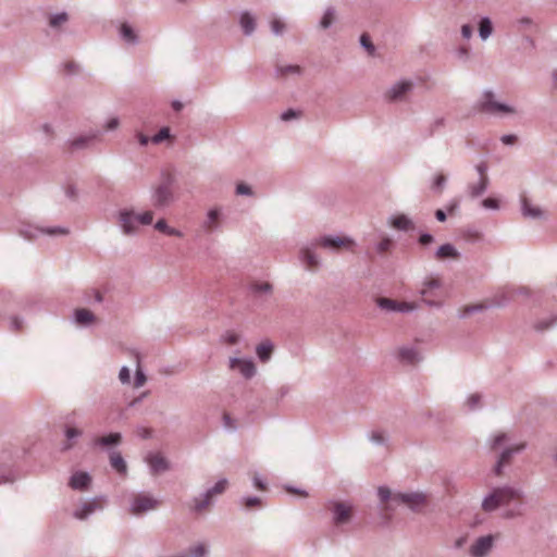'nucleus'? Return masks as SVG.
Here are the masks:
<instances>
[{
    "mask_svg": "<svg viewBox=\"0 0 557 557\" xmlns=\"http://www.w3.org/2000/svg\"><path fill=\"white\" fill-rule=\"evenodd\" d=\"M523 498L521 488L503 485L491 490L481 504V508L485 512H493L499 508H504L502 517L505 519H515L523 515L520 500Z\"/></svg>",
    "mask_w": 557,
    "mask_h": 557,
    "instance_id": "1",
    "label": "nucleus"
},
{
    "mask_svg": "<svg viewBox=\"0 0 557 557\" xmlns=\"http://www.w3.org/2000/svg\"><path fill=\"white\" fill-rule=\"evenodd\" d=\"M175 200V177L171 173H162L160 181L151 188V203L156 209L162 210Z\"/></svg>",
    "mask_w": 557,
    "mask_h": 557,
    "instance_id": "2",
    "label": "nucleus"
},
{
    "mask_svg": "<svg viewBox=\"0 0 557 557\" xmlns=\"http://www.w3.org/2000/svg\"><path fill=\"white\" fill-rule=\"evenodd\" d=\"M160 506V500L149 493H133L129 497V513L143 516L148 511L156 510Z\"/></svg>",
    "mask_w": 557,
    "mask_h": 557,
    "instance_id": "3",
    "label": "nucleus"
},
{
    "mask_svg": "<svg viewBox=\"0 0 557 557\" xmlns=\"http://www.w3.org/2000/svg\"><path fill=\"white\" fill-rule=\"evenodd\" d=\"M227 485L228 481L226 479H220L212 487L193 499V510L197 513L203 512L210 506L212 498L223 494Z\"/></svg>",
    "mask_w": 557,
    "mask_h": 557,
    "instance_id": "4",
    "label": "nucleus"
},
{
    "mask_svg": "<svg viewBox=\"0 0 557 557\" xmlns=\"http://www.w3.org/2000/svg\"><path fill=\"white\" fill-rule=\"evenodd\" d=\"M478 110L482 113L493 115H505L513 112V109L509 106L496 101L494 94L491 91H486L482 96V99L478 103Z\"/></svg>",
    "mask_w": 557,
    "mask_h": 557,
    "instance_id": "5",
    "label": "nucleus"
},
{
    "mask_svg": "<svg viewBox=\"0 0 557 557\" xmlns=\"http://www.w3.org/2000/svg\"><path fill=\"white\" fill-rule=\"evenodd\" d=\"M527 443L524 442L504 447L497 457L495 466L493 467V473L496 476H502L504 474V468L510 465L513 456L523 451Z\"/></svg>",
    "mask_w": 557,
    "mask_h": 557,
    "instance_id": "6",
    "label": "nucleus"
},
{
    "mask_svg": "<svg viewBox=\"0 0 557 557\" xmlns=\"http://www.w3.org/2000/svg\"><path fill=\"white\" fill-rule=\"evenodd\" d=\"M332 513V521L336 527H342L350 522L352 518V505L345 502H330L327 505Z\"/></svg>",
    "mask_w": 557,
    "mask_h": 557,
    "instance_id": "7",
    "label": "nucleus"
},
{
    "mask_svg": "<svg viewBox=\"0 0 557 557\" xmlns=\"http://www.w3.org/2000/svg\"><path fill=\"white\" fill-rule=\"evenodd\" d=\"M393 503L404 504L412 511H418L426 504V495L421 492L394 493Z\"/></svg>",
    "mask_w": 557,
    "mask_h": 557,
    "instance_id": "8",
    "label": "nucleus"
},
{
    "mask_svg": "<svg viewBox=\"0 0 557 557\" xmlns=\"http://www.w3.org/2000/svg\"><path fill=\"white\" fill-rule=\"evenodd\" d=\"M317 245L330 250H339L341 248L351 249L355 246V240L351 237H341L337 235H325L317 239Z\"/></svg>",
    "mask_w": 557,
    "mask_h": 557,
    "instance_id": "9",
    "label": "nucleus"
},
{
    "mask_svg": "<svg viewBox=\"0 0 557 557\" xmlns=\"http://www.w3.org/2000/svg\"><path fill=\"white\" fill-rule=\"evenodd\" d=\"M495 536L492 534L480 536L471 545L469 554L471 557H487L494 547Z\"/></svg>",
    "mask_w": 557,
    "mask_h": 557,
    "instance_id": "10",
    "label": "nucleus"
},
{
    "mask_svg": "<svg viewBox=\"0 0 557 557\" xmlns=\"http://www.w3.org/2000/svg\"><path fill=\"white\" fill-rule=\"evenodd\" d=\"M441 287H442V282L438 277L430 276V277L425 278V281L422 284L420 294L422 295L423 300L428 306H431V307L440 306V302H436L431 298L436 296L435 290L440 289Z\"/></svg>",
    "mask_w": 557,
    "mask_h": 557,
    "instance_id": "11",
    "label": "nucleus"
},
{
    "mask_svg": "<svg viewBox=\"0 0 557 557\" xmlns=\"http://www.w3.org/2000/svg\"><path fill=\"white\" fill-rule=\"evenodd\" d=\"M119 224L125 235H133L137 232L138 221L133 210H121L119 212Z\"/></svg>",
    "mask_w": 557,
    "mask_h": 557,
    "instance_id": "12",
    "label": "nucleus"
},
{
    "mask_svg": "<svg viewBox=\"0 0 557 557\" xmlns=\"http://www.w3.org/2000/svg\"><path fill=\"white\" fill-rule=\"evenodd\" d=\"M63 433L65 440L61 444V451H69L73 449L77 440L84 434L82 429L74 426L70 422L64 423Z\"/></svg>",
    "mask_w": 557,
    "mask_h": 557,
    "instance_id": "13",
    "label": "nucleus"
},
{
    "mask_svg": "<svg viewBox=\"0 0 557 557\" xmlns=\"http://www.w3.org/2000/svg\"><path fill=\"white\" fill-rule=\"evenodd\" d=\"M230 369L238 371L247 380L253 377L257 372L252 360L237 357L230 359Z\"/></svg>",
    "mask_w": 557,
    "mask_h": 557,
    "instance_id": "14",
    "label": "nucleus"
},
{
    "mask_svg": "<svg viewBox=\"0 0 557 557\" xmlns=\"http://www.w3.org/2000/svg\"><path fill=\"white\" fill-rule=\"evenodd\" d=\"M122 434L119 432L109 433L103 436H97L92 440V446L102 450L111 451L112 447H116L122 443Z\"/></svg>",
    "mask_w": 557,
    "mask_h": 557,
    "instance_id": "15",
    "label": "nucleus"
},
{
    "mask_svg": "<svg viewBox=\"0 0 557 557\" xmlns=\"http://www.w3.org/2000/svg\"><path fill=\"white\" fill-rule=\"evenodd\" d=\"M21 234L28 238L33 239L37 237L39 234L50 235V236H64L69 234V230L61 226H54V227H47V228H40V227H28L25 231H21Z\"/></svg>",
    "mask_w": 557,
    "mask_h": 557,
    "instance_id": "16",
    "label": "nucleus"
},
{
    "mask_svg": "<svg viewBox=\"0 0 557 557\" xmlns=\"http://www.w3.org/2000/svg\"><path fill=\"white\" fill-rule=\"evenodd\" d=\"M397 358L406 364H417L422 360L420 351L412 346H403L398 348Z\"/></svg>",
    "mask_w": 557,
    "mask_h": 557,
    "instance_id": "17",
    "label": "nucleus"
},
{
    "mask_svg": "<svg viewBox=\"0 0 557 557\" xmlns=\"http://www.w3.org/2000/svg\"><path fill=\"white\" fill-rule=\"evenodd\" d=\"M146 462L153 474L164 472L170 468L168 460L160 453L149 454L146 457Z\"/></svg>",
    "mask_w": 557,
    "mask_h": 557,
    "instance_id": "18",
    "label": "nucleus"
},
{
    "mask_svg": "<svg viewBox=\"0 0 557 557\" xmlns=\"http://www.w3.org/2000/svg\"><path fill=\"white\" fill-rule=\"evenodd\" d=\"M221 216L222 212L219 208L210 209L202 222V228L208 233L218 231L221 225Z\"/></svg>",
    "mask_w": 557,
    "mask_h": 557,
    "instance_id": "19",
    "label": "nucleus"
},
{
    "mask_svg": "<svg viewBox=\"0 0 557 557\" xmlns=\"http://www.w3.org/2000/svg\"><path fill=\"white\" fill-rule=\"evenodd\" d=\"M521 213L524 218L537 220L544 218V212L541 208L532 206L530 200L525 196H521Z\"/></svg>",
    "mask_w": 557,
    "mask_h": 557,
    "instance_id": "20",
    "label": "nucleus"
},
{
    "mask_svg": "<svg viewBox=\"0 0 557 557\" xmlns=\"http://www.w3.org/2000/svg\"><path fill=\"white\" fill-rule=\"evenodd\" d=\"M388 223L393 228L403 232L413 231L416 227L413 221L406 214L393 215L389 218Z\"/></svg>",
    "mask_w": 557,
    "mask_h": 557,
    "instance_id": "21",
    "label": "nucleus"
},
{
    "mask_svg": "<svg viewBox=\"0 0 557 557\" xmlns=\"http://www.w3.org/2000/svg\"><path fill=\"white\" fill-rule=\"evenodd\" d=\"M91 482V476L87 472H75L70 479V486L73 490L85 491Z\"/></svg>",
    "mask_w": 557,
    "mask_h": 557,
    "instance_id": "22",
    "label": "nucleus"
},
{
    "mask_svg": "<svg viewBox=\"0 0 557 557\" xmlns=\"http://www.w3.org/2000/svg\"><path fill=\"white\" fill-rule=\"evenodd\" d=\"M300 259L304 263H306L308 269L319 268L321 264V260L319 256L313 251L310 247H302L300 249Z\"/></svg>",
    "mask_w": 557,
    "mask_h": 557,
    "instance_id": "23",
    "label": "nucleus"
},
{
    "mask_svg": "<svg viewBox=\"0 0 557 557\" xmlns=\"http://www.w3.org/2000/svg\"><path fill=\"white\" fill-rule=\"evenodd\" d=\"M412 84L404 81L394 85L386 94L389 100H400L411 89Z\"/></svg>",
    "mask_w": 557,
    "mask_h": 557,
    "instance_id": "24",
    "label": "nucleus"
},
{
    "mask_svg": "<svg viewBox=\"0 0 557 557\" xmlns=\"http://www.w3.org/2000/svg\"><path fill=\"white\" fill-rule=\"evenodd\" d=\"M110 466L120 474L125 475L127 473V463L123 456L117 450H112L109 454Z\"/></svg>",
    "mask_w": 557,
    "mask_h": 557,
    "instance_id": "25",
    "label": "nucleus"
},
{
    "mask_svg": "<svg viewBox=\"0 0 557 557\" xmlns=\"http://www.w3.org/2000/svg\"><path fill=\"white\" fill-rule=\"evenodd\" d=\"M488 184H490L488 177H480L476 183L469 184L468 185L469 196L471 198H478V197L482 196L486 191Z\"/></svg>",
    "mask_w": 557,
    "mask_h": 557,
    "instance_id": "26",
    "label": "nucleus"
},
{
    "mask_svg": "<svg viewBox=\"0 0 557 557\" xmlns=\"http://www.w3.org/2000/svg\"><path fill=\"white\" fill-rule=\"evenodd\" d=\"M459 252L458 250L455 248L454 245L451 244H444L442 246H440L435 252V258L438 259V260H444V259H457L459 258Z\"/></svg>",
    "mask_w": 557,
    "mask_h": 557,
    "instance_id": "27",
    "label": "nucleus"
},
{
    "mask_svg": "<svg viewBox=\"0 0 557 557\" xmlns=\"http://www.w3.org/2000/svg\"><path fill=\"white\" fill-rule=\"evenodd\" d=\"M273 344L269 341L259 344L256 348L257 357L261 362H268L273 352Z\"/></svg>",
    "mask_w": 557,
    "mask_h": 557,
    "instance_id": "28",
    "label": "nucleus"
},
{
    "mask_svg": "<svg viewBox=\"0 0 557 557\" xmlns=\"http://www.w3.org/2000/svg\"><path fill=\"white\" fill-rule=\"evenodd\" d=\"M97 508H99V506L96 500L86 502L74 511V517L81 520L86 519Z\"/></svg>",
    "mask_w": 557,
    "mask_h": 557,
    "instance_id": "29",
    "label": "nucleus"
},
{
    "mask_svg": "<svg viewBox=\"0 0 557 557\" xmlns=\"http://www.w3.org/2000/svg\"><path fill=\"white\" fill-rule=\"evenodd\" d=\"M75 322L79 325H88L95 320V315L87 309H77L74 313Z\"/></svg>",
    "mask_w": 557,
    "mask_h": 557,
    "instance_id": "30",
    "label": "nucleus"
},
{
    "mask_svg": "<svg viewBox=\"0 0 557 557\" xmlns=\"http://www.w3.org/2000/svg\"><path fill=\"white\" fill-rule=\"evenodd\" d=\"M509 442V436L507 433H497L493 435L490 440V446L492 450H496L502 448L506 443Z\"/></svg>",
    "mask_w": 557,
    "mask_h": 557,
    "instance_id": "31",
    "label": "nucleus"
},
{
    "mask_svg": "<svg viewBox=\"0 0 557 557\" xmlns=\"http://www.w3.org/2000/svg\"><path fill=\"white\" fill-rule=\"evenodd\" d=\"M376 305L382 310H385V311H388V312H397V308H398V301L397 300H394V299H391V298H385V297H380V298L376 299Z\"/></svg>",
    "mask_w": 557,
    "mask_h": 557,
    "instance_id": "32",
    "label": "nucleus"
},
{
    "mask_svg": "<svg viewBox=\"0 0 557 557\" xmlns=\"http://www.w3.org/2000/svg\"><path fill=\"white\" fill-rule=\"evenodd\" d=\"M209 553L208 546L203 543H198L188 548V552L185 553L189 557H207Z\"/></svg>",
    "mask_w": 557,
    "mask_h": 557,
    "instance_id": "33",
    "label": "nucleus"
},
{
    "mask_svg": "<svg viewBox=\"0 0 557 557\" xmlns=\"http://www.w3.org/2000/svg\"><path fill=\"white\" fill-rule=\"evenodd\" d=\"M394 246V242L388 236H382L381 240L375 245V251L379 255H383L385 252H388L392 247Z\"/></svg>",
    "mask_w": 557,
    "mask_h": 557,
    "instance_id": "34",
    "label": "nucleus"
},
{
    "mask_svg": "<svg viewBox=\"0 0 557 557\" xmlns=\"http://www.w3.org/2000/svg\"><path fill=\"white\" fill-rule=\"evenodd\" d=\"M492 32L493 26L491 20L487 17L482 18L479 26V33L481 38L485 40L486 38H488Z\"/></svg>",
    "mask_w": 557,
    "mask_h": 557,
    "instance_id": "35",
    "label": "nucleus"
},
{
    "mask_svg": "<svg viewBox=\"0 0 557 557\" xmlns=\"http://www.w3.org/2000/svg\"><path fill=\"white\" fill-rule=\"evenodd\" d=\"M557 325V318L555 317H552V318H547V319H543V320H540L537 321L535 324H534V329L539 332H544L546 330H549L550 327Z\"/></svg>",
    "mask_w": 557,
    "mask_h": 557,
    "instance_id": "36",
    "label": "nucleus"
},
{
    "mask_svg": "<svg viewBox=\"0 0 557 557\" xmlns=\"http://www.w3.org/2000/svg\"><path fill=\"white\" fill-rule=\"evenodd\" d=\"M240 26L246 34H250L255 29V20L249 13H244L240 17Z\"/></svg>",
    "mask_w": 557,
    "mask_h": 557,
    "instance_id": "37",
    "label": "nucleus"
},
{
    "mask_svg": "<svg viewBox=\"0 0 557 557\" xmlns=\"http://www.w3.org/2000/svg\"><path fill=\"white\" fill-rule=\"evenodd\" d=\"M368 438L375 445H385L387 437L383 431H372L369 433Z\"/></svg>",
    "mask_w": 557,
    "mask_h": 557,
    "instance_id": "38",
    "label": "nucleus"
},
{
    "mask_svg": "<svg viewBox=\"0 0 557 557\" xmlns=\"http://www.w3.org/2000/svg\"><path fill=\"white\" fill-rule=\"evenodd\" d=\"M121 35L124 38V40H126L128 42H134L136 40L135 32L126 23H123L121 25Z\"/></svg>",
    "mask_w": 557,
    "mask_h": 557,
    "instance_id": "39",
    "label": "nucleus"
},
{
    "mask_svg": "<svg viewBox=\"0 0 557 557\" xmlns=\"http://www.w3.org/2000/svg\"><path fill=\"white\" fill-rule=\"evenodd\" d=\"M261 503V498L257 496H247L240 499V504L244 505L247 509L260 507Z\"/></svg>",
    "mask_w": 557,
    "mask_h": 557,
    "instance_id": "40",
    "label": "nucleus"
},
{
    "mask_svg": "<svg viewBox=\"0 0 557 557\" xmlns=\"http://www.w3.org/2000/svg\"><path fill=\"white\" fill-rule=\"evenodd\" d=\"M272 285L268 282H263V283H253L251 286H250V289L253 292V293H264V294H269L272 292Z\"/></svg>",
    "mask_w": 557,
    "mask_h": 557,
    "instance_id": "41",
    "label": "nucleus"
},
{
    "mask_svg": "<svg viewBox=\"0 0 557 557\" xmlns=\"http://www.w3.org/2000/svg\"><path fill=\"white\" fill-rule=\"evenodd\" d=\"M468 408L470 410H474L480 407L481 404V395L478 393L471 394L466 401Z\"/></svg>",
    "mask_w": 557,
    "mask_h": 557,
    "instance_id": "42",
    "label": "nucleus"
},
{
    "mask_svg": "<svg viewBox=\"0 0 557 557\" xmlns=\"http://www.w3.org/2000/svg\"><path fill=\"white\" fill-rule=\"evenodd\" d=\"M138 224L143 225H149L152 223L153 220V212L152 211H145L140 214H136Z\"/></svg>",
    "mask_w": 557,
    "mask_h": 557,
    "instance_id": "43",
    "label": "nucleus"
},
{
    "mask_svg": "<svg viewBox=\"0 0 557 557\" xmlns=\"http://www.w3.org/2000/svg\"><path fill=\"white\" fill-rule=\"evenodd\" d=\"M377 496L381 499V502L385 503L389 499L393 502L394 494H392L391 490L387 486H380L377 488Z\"/></svg>",
    "mask_w": 557,
    "mask_h": 557,
    "instance_id": "44",
    "label": "nucleus"
},
{
    "mask_svg": "<svg viewBox=\"0 0 557 557\" xmlns=\"http://www.w3.org/2000/svg\"><path fill=\"white\" fill-rule=\"evenodd\" d=\"M445 184H446V177L443 174H440L435 177L433 185H432V189L435 193L441 194Z\"/></svg>",
    "mask_w": 557,
    "mask_h": 557,
    "instance_id": "45",
    "label": "nucleus"
},
{
    "mask_svg": "<svg viewBox=\"0 0 557 557\" xmlns=\"http://www.w3.org/2000/svg\"><path fill=\"white\" fill-rule=\"evenodd\" d=\"M235 193L238 196H252L253 195L251 187L249 185H247L246 183L237 184Z\"/></svg>",
    "mask_w": 557,
    "mask_h": 557,
    "instance_id": "46",
    "label": "nucleus"
},
{
    "mask_svg": "<svg viewBox=\"0 0 557 557\" xmlns=\"http://www.w3.org/2000/svg\"><path fill=\"white\" fill-rule=\"evenodd\" d=\"M418 306L413 302L398 301L397 312L407 313L416 310Z\"/></svg>",
    "mask_w": 557,
    "mask_h": 557,
    "instance_id": "47",
    "label": "nucleus"
},
{
    "mask_svg": "<svg viewBox=\"0 0 557 557\" xmlns=\"http://www.w3.org/2000/svg\"><path fill=\"white\" fill-rule=\"evenodd\" d=\"M137 363L139 364V359L137 358ZM147 381L145 373L139 369L136 370L135 373V387H141Z\"/></svg>",
    "mask_w": 557,
    "mask_h": 557,
    "instance_id": "48",
    "label": "nucleus"
},
{
    "mask_svg": "<svg viewBox=\"0 0 557 557\" xmlns=\"http://www.w3.org/2000/svg\"><path fill=\"white\" fill-rule=\"evenodd\" d=\"M482 207L490 210H498L499 203L495 198H486L481 202Z\"/></svg>",
    "mask_w": 557,
    "mask_h": 557,
    "instance_id": "49",
    "label": "nucleus"
},
{
    "mask_svg": "<svg viewBox=\"0 0 557 557\" xmlns=\"http://www.w3.org/2000/svg\"><path fill=\"white\" fill-rule=\"evenodd\" d=\"M119 380L122 384H128L131 382V371L127 367H122L119 373Z\"/></svg>",
    "mask_w": 557,
    "mask_h": 557,
    "instance_id": "50",
    "label": "nucleus"
},
{
    "mask_svg": "<svg viewBox=\"0 0 557 557\" xmlns=\"http://www.w3.org/2000/svg\"><path fill=\"white\" fill-rule=\"evenodd\" d=\"M139 139H148V138L145 136H140ZM151 139H157V140L171 139L169 128H166V127L161 128L159 131V133L157 135H154Z\"/></svg>",
    "mask_w": 557,
    "mask_h": 557,
    "instance_id": "51",
    "label": "nucleus"
},
{
    "mask_svg": "<svg viewBox=\"0 0 557 557\" xmlns=\"http://www.w3.org/2000/svg\"><path fill=\"white\" fill-rule=\"evenodd\" d=\"M67 21V15L65 13H61L58 15H54L50 20V25L53 27L60 26L61 24L65 23Z\"/></svg>",
    "mask_w": 557,
    "mask_h": 557,
    "instance_id": "52",
    "label": "nucleus"
},
{
    "mask_svg": "<svg viewBox=\"0 0 557 557\" xmlns=\"http://www.w3.org/2000/svg\"><path fill=\"white\" fill-rule=\"evenodd\" d=\"M360 42H361V45H362V46L368 50V52H369L370 54H372V53H373V51H374V46H373V44L371 42V39H370L369 35L363 34V35L361 36V38H360Z\"/></svg>",
    "mask_w": 557,
    "mask_h": 557,
    "instance_id": "53",
    "label": "nucleus"
},
{
    "mask_svg": "<svg viewBox=\"0 0 557 557\" xmlns=\"http://www.w3.org/2000/svg\"><path fill=\"white\" fill-rule=\"evenodd\" d=\"M271 28L273 33L278 35L285 29V24L278 18H273L271 22Z\"/></svg>",
    "mask_w": 557,
    "mask_h": 557,
    "instance_id": "54",
    "label": "nucleus"
},
{
    "mask_svg": "<svg viewBox=\"0 0 557 557\" xmlns=\"http://www.w3.org/2000/svg\"><path fill=\"white\" fill-rule=\"evenodd\" d=\"M334 21V14L331 10H327L321 20V26L327 28Z\"/></svg>",
    "mask_w": 557,
    "mask_h": 557,
    "instance_id": "55",
    "label": "nucleus"
},
{
    "mask_svg": "<svg viewBox=\"0 0 557 557\" xmlns=\"http://www.w3.org/2000/svg\"><path fill=\"white\" fill-rule=\"evenodd\" d=\"M223 339L228 345H235V344L238 343L239 336L236 333H234V332H226L223 335Z\"/></svg>",
    "mask_w": 557,
    "mask_h": 557,
    "instance_id": "56",
    "label": "nucleus"
},
{
    "mask_svg": "<svg viewBox=\"0 0 557 557\" xmlns=\"http://www.w3.org/2000/svg\"><path fill=\"white\" fill-rule=\"evenodd\" d=\"M459 205H460V200L457 198H454V199L449 200L448 203L446 205V211L449 214H454L459 209Z\"/></svg>",
    "mask_w": 557,
    "mask_h": 557,
    "instance_id": "57",
    "label": "nucleus"
},
{
    "mask_svg": "<svg viewBox=\"0 0 557 557\" xmlns=\"http://www.w3.org/2000/svg\"><path fill=\"white\" fill-rule=\"evenodd\" d=\"M418 242L421 246H429L434 242V237L429 233H423L420 235Z\"/></svg>",
    "mask_w": 557,
    "mask_h": 557,
    "instance_id": "58",
    "label": "nucleus"
},
{
    "mask_svg": "<svg viewBox=\"0 0 557 557\" xmlns=\"http://www.w3.org/2000/svg\"><path fill=\"white\" fill-rule=\"evenodd\" d=\"M154 228L157 231L162 232V233L168 235V233H169L171 227L168 225V223H166V221L164 219H160L154 224Z\"/></svg>",
    "mask_w": 557,
    "mask_h": 557,
    "instance_id": "59",
    "label": "nucleus"
},
{
    "mask_svg": "<svg viewBox=\"0 0 557 557\" xmlns=\"http://www.w3.org/2000/svg\"><path fill=\"white\" fill-rule=\"evenodd\" d=\"M88 141H71V145L69 147L70 152H75L79 149H85L87 147Z\"/></svg>",
    "mask_w": 557,
    "mask_h": 557,
    "instance_id": "60",
    "label": "nucleus"
},
{
    "mask_svg": "<svg viewBox=\"0 0 557 557\" xmlns=\"http://www.w3.org/2000/svg\"><path fill=\"white\" fill-rule=\"evenodd\" d=\"M14 480L15 476L11 471L0 474V484L13 483Z\"/></svg>",
    "mask_w": 557,
    "mask_h": 557,
    "instance_id": "61",
    "label": "nucleus"
},
{
    "mask_svg": "<svg viewBox=\"0 0 557 557\" xmlns=\"http://www.w3.org/2000/svg\"><path fill=\"white\" fill-rule=\"evenodd\" d=\"M10 326L12 330L18 331L23 326V320L20 319L18 317H12L10 320Z\"/></svg>",
    "mask_w": 557,
    "mask_h": 557,
    "instance_id": "62",
    "label": "nucleus"
},
{
    "mask_svg": "<svg viewBox=\"0 0 557 557\" xmlns=\"http://www.w3.org/2000/svg\"><path fill=\"white\" fill-rule=\"evenodd\" d=\"M253 485L259 490H265V482L262 480V478L259 474H255L252 478Z\"/></svg>",
    "mask_w": 557,
    "mask_h": 557,
    "instance_id": "63",
    "label": "nucleus"
},
{
    "mask_svg": "<svg viewBox=\"0 0 557 557\" xmlns=\"http://www.w3.org/2000/svg\"><path fill=\"white\" fill-rule=\"evenodd\" d=\"M65 195L67 198L75 200L77 197V190L73 185H69L65 188Z\"/></svg>",
    "mask_w": 557,
    "mask_h": 557,
    "instance_id": "64",
    "label": "nucleus"
}]
</instances>
